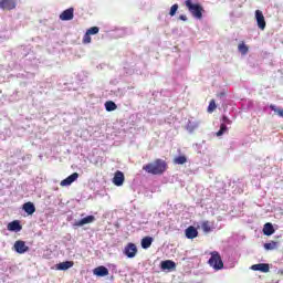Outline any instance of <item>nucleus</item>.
Instances as JSON below:
<instances>
[{"label":"nucleus","mask_w":283,"mask_h":283,"mask_svg":"<svg viewBox=\"0 0 283 283\" xmlns=\"http://www.w3.org/2000/svg\"><path fill=\"white\" fill-rule=\"evenodd\" d=\"M217 105H216V99H211L208 106V113L209 114H213V112H216L217 109Z\"/></svg>","instance_id":"25"},{"label":"nucleus","mask_w":283,"mask_h":283,"mask_svg":"<svg viewBox=\"0 0 283 283\" xmlns=\"http://www.w3.org/2000/svg\"><path fill=\"white\" fill-rule=\"evenodd\" d=\"M210 259L208 261V264L214 269V271H222L224 269V262H222V256L220 255V252L213 251L210 252Z\"/></svg>","instance_id":"3"},{"label":"nucleus","mask_w":283,"mask_h":283,"mask_svg":"<svg viewBox=\"0 0 283 283\" xmlns=\"http://www.w3.org/2000/svg\"><path fill=\"white\" fill-rule=\"evenodd\" d=\"M176 12H178V4H174L171 8H170V17H176Z\"/></svg>","instance_id":"30"},{"label":"nucleus","mask_w":283,"mask_h":283,"mask_svg":"<svg viewBox=\"0 0 283 283\" xmlns=\"http://www.w3.org/2000/svg\"><path fill=\"white\" fill-rule=\"evenodd\" d=\"M93 273L97 277H105V276L109 275V270H107V268L101 265V266L95 268L93 270Z\"/></svg>","instance_id":"15"},{"label":"nucleus","mask_w":283,"mask_h":283,"mask_svg":"<svg viewBox=\"0 0 283 283\" xmlns=\"http://www.w3.org/2000/svg\"><path fill=\"white\" fill-rule=\"evenodd\" d=\"M117 107L118 106L113 101H108L105 103L106 112H115V109H117Z\"/></svg>","instance_id":"24"},{"label":"nucleus","mask_w":283,"mask_h":283,"mask_svg":"<svg viewBox=\"0 0 283 283\" xmlns=\"http://www.w3.org/2000/svg\"><path fill=\"white\" fill-rule=\"evenodd\" d=\"M185 4L195 19H202V13L205 12V9L202 8V6H200V3H193L192 0H186Z\"/></svg>","instance_id":"2"},{"label":"nucleus","mask_w":283,"mask_h":283,"mask_svg":"<svg viewBox=\"0 0 283 283\" xmlns=\"http://www.w3.org/2000/svg\"><path fill=\"white\" fill-rule=\"evenodd\" d=\"M83 43L85 44L92 43V35H90L88 33H85L83 36Z\"/></svg>","instance_id":"31"},{"label":"nucleus","mask_w":283,"mask_h":283,"mask_svg":"<svg viewBox=\"0 0 283 283\" xmlns=\"http://www.w3.org/2000/svg\"><path fill=\"white\" fill-rule=\"evenodd\" d=\"M74 266V261H64L59 264H56L57 271H67V269H72Z\"/></svg>","instance_id":"19"},{"label":"nucleus","mask_w":283,"mask_h":283,"mask_svg":"<svg viewBox=\"0 0 283 283\" xmlns=\"http://www.w3.org/2000/svg\"><path fill=\"white\" fill-rule=\"evenodd\" d=\"M124 253L125 255H127V258H136V254L138 253V248H136V244L134 243H128L125 247Z\"/></svg>","instance_id":"6"},{"label":"nucleus","mask_w":283,"mask_h":283,"mask_svg":"<svg viewBox=\"0 0 283 283\" xmlns=\"http://www.w3.org/2000/svg\"><path fill=\"white\" fill-rule=\"evenodd\" d=\"M219 96H224V93H220Z\"/></svg>","instance_id":"33"},{"label":"nucleus","mask_w":283,"mask_h":283,"mask_svg":"<svg viewBox=\"0 0 283 283\" xmlns=\"http://www.w3.org/2000/svg\"><path fill=\"white\" fill-rule=\"evenodd\" d=\"M124 182H125V175L123 174V171L117 170L114 175L113 184L115 185V187H123Z\"/></svg>","instance_id":"8"},{"label":"nucleus","mask_w":283,"mask_h":283,"mask_svg":"<svg viewBox=\"0 0 283 283\" xmlns=\"http://www.w3.org/2000/svg\"><path fill=\"white\" fill-rule=\"evenodd\" d=\"M201 229L203 233H211V231H213V226L209 221H203L201 223Z\"/></svg>","instance_id":"21"},{"label":"nucleus","mask_w":283,"mask_h":283,"mask_svg":"<svg viewBox=\"0 0 283 283\" xmlns=\"http://www.w3.org/2000/svg\"><path fill=\"white\" fill-rule=\"evenodd\" d=\"M167 161L164 159H155L153 163L143 166V170L151 176H163L167 171Z\"/></svg>","instance_id":"1"},{"label":"nucleus","mask_w":283,"mask_h":283,"mask_svg":"<svg viewBox=\"0 0 283 283\" xmlns=\"http://www.w3.org/2000/svg\"><path fill=\"white\" fill-rule=\"evenodd\" d=\"M22 209L28 216H33L36 212V207L32 201L23 203Z\"/></svg>","instance_id":"14"},{"label":"nucleus","mask_w":283,"mask_h":283,"mask_svg":"<svg viewBox=\"0 0 283 283\" xmlns=\"http://www.w3.org/2000/svg\"><path fill=\"white\" fill-rule=\"evenodd\" d=\"M264 235H273L275 233V228H273V223L268 222L263 226Z\"/></svg>","instance_id":"20"},{"label":"nucleus","mask_w":283,"mask_h":283,"mask_svg":"<svg viewBox=\"0 0 283 283\" xmlns=\"http://www.w3.org/2000/svg\"><path fill=\"white\" fill-rule=\"evenodd\" d=\"M163 271H176V262L166 260L160 263Z\"/></svg>","instance_id":"17"},{"label":"nucleus","mask_w":283,"mask_h":283,"mask_svg":"<svg viewBox=\"0 0 283 283\" xmlns=\"http://www.w3.org/2000/svg\"><path fill=\"white\" fill-rule=\"evenodd\" d=\"M98 32H99L98 27H92V28H90V29L86 31V33H88L90 35H92V34H98Z\"/></svg>","instance_id":"29"},{"label":"nucleus","mask_w":283,"mask_h":283,"mask_svg":"<svg viewBox=\"0 0 283 283\" xmlns=\"http://www.w3.org/2000/svg\"><path fill=\"white\" fill-rule=\"evenodd\" d=\"M8 231H13L15 233H19L23 229V226H21V221L19 220H13L8 223L7 226Z\"/></svg>","instance_id":"10"},{"label":"nucleus","mask_w":283,"mask_h":283,"mask_svg":"<svg viewBox=\"0 0 283 283\" xmlns=\"http://www.w3.org/2000/svg\"><path fill=\"white\" fill-rule=\"evenodd\" d=\"M75 180H78V172H73L67 178L61 181V187H70L72 182H75Z\"/></svg>","instance_id":"12"},{"label":"nucleus","mask_w":283,"mask_h":283,"mask_svg":"<svg viewBox=\"0 0 283 283\" xmlns=\"http://www.w3.org/2000/svg\"><path fill=\"white\" fill-rule=\"evenodd\" d=\"M94 220H96V218L94 216H87V217L81 219L80 221H76L74 223V227H83L85 224H92V222H94Z\"/></svg>","instance_id":"18"},{"label":"nucleus","mask_w":283,"mask_h":283,"mask_svg":"<svg viewBox=\"0 0 283 283\" xmlns=\"http://www.w3.org/2000/svg\"><path fill=\"white\" fill-rule=\"evenodd\" d=\"M252 271H260L261 273H269L271 271V266L269 263H259V264H253L251 266Z\"/></svg>","instance_id":"13"},{"label":"nucleus","mask_w":283,"mask_h":283,"mask_svg":"<svg viewBox=\"0 0 283 283\" xmlns=\"http://www.w3.org/2000/svg\"><path fill=\"white\" fill-rule=\"evenodd\" d=\"M231 119L227 117V115L222 116V124L220 125V129L216 133V136H222L224 132H227V125H231Z\"/></svg>","instance_id":"9"},{"label":"nucleus","mask_w":283,"mask_h":283,"mask_svg":"<svg viewBox=\"0 0 283 283\" xmlns=\"http://www.w3.org/2000/svg\"><path fill=\"white\" fill-rule=\"evenodd\" d=\"M13 249L20 255H23V253H28V251H30V247L25 244V241L21 240L14 242Z\"/></svg>","instance_id":"4"},{"label":"nucleus","mask_w":283,"mask_h":283,"mask_svg":"<svg viewBox=\"0 0 283 283\" xmlns=\"http://www.w3.org/2000/svg\"><path fill=\"white\" fill-rule=\"evenodd\" d=\"M186 238H188V240H193L196 238H198V229H196V227L193 226H189L186 231Z\"/></svg>","instance_id":"16"},{"label":"nucleus","mask_w":283,"mask_h":283,"mask_svg":"<svg viewBox=\"0 0 283 283\" xmlns=\"http://www.w3.org/2000/svg\"><path fill=\"white\" fill-rule=\"evenodd\" d=\"M60 19H61V21H72V19H74V8L64 10L60 14Z\"/></svg>","instance_id":"11"},{"label":"nucleus","mask_w":283,"mask_h":283,"mask_svg":"<svg viewBox=\"0 0 283 283\" xmlns=\"http://www.w3.org/2000/svg\"><path fill=\"white\" fill-rule=\"evenodd\" d=\"M180 21H187V15H179Z\"/></svg>","instance_id":"32"},{"label":"nucleus","mask_w":283,"mask_h":283,"mask_svg":"<svg viewBox=\"0 0 283 283\" xmlns=\"http://www.w3.org/2000/svg\"><path fill=\"white\" fill-rule=\"evenodd\" d=\"M175 165H185L187 163V157L178 156L174 159Z\"/></svg>","instance_id":"26"},{"label":"nucleus","mask_w":283,"mask_h":283,"mask_svg":"<svg viewBox=\"0 0 283 283\" xmlns=\"http://www.w3.org/2000/svg\"><path fill=\"white\" fill-rule=\"evenodd\" d=\"M238 49L241 54H247L249 52V46L245 45L244 42L240 43Z\"/></svg>","instance_id":"28"},{"label":"nucleus","mask_w":283,"mask_h":283,"mask_svg":"<svg viewBox=\"0 0 283 283\" xmlns=\"http://www.w3.org/2000/svg\"><path fill=\"white\" fill-rule=\"evenodd\" d=\"M270 109H272V112H275V114H277V116L283 118V108H277V107H275V105L271 104Z\"/></svg>","instance_id":"27"},{"label":"nucleus","mask_w":283,"mask_h":283,"mask_svg":"<svg viewBox=\"0 0 283 283\" xmlns=\"http://www.w3.org/2000/svg\"><path fill=\"white\" fill-rule=\"evenodd\" d=\"M153 242H154V238L145 237L144 239H142V248L149 249V247H151Z\"/></svg>","instance_id":"22"},{"label":"nucleus","mask_w":283,"mask_h":283,"mask_svg":"<svg viewBox=\"0 0 283 283\" xmlns=\"http://www.w3.org/2000/svg\"><path fill=\"white\" fill-rule=\"evenodd\" d=\"M17 0H0V10H14Z\"/></svg>","instance_id":"7"},{"label":"nucleus","mask_w":283,"mask_h":283,"mask_svg":"<svg viewBox=\"0 0 283 283\" xmlns=\"http://www.w3.org/2000/svg\"><path fill=\"white\" fill-rule=\"evenodd\" d=\"M255 19H256L258 28L260 30H265L266 20H264V13H262V11H260V10H256L255 11Z\"/></svg>","instance_id":"5"},{"label":"nucleus","mask_w":283,"mask_h":283,"mask_svg":"<svg viewBox=\"0 0 283 283\" xmlns=\"http://www.w3.org/2000/svg\"><path fill=\"white\" fill-rule=\"evenodd\" d=\"M277 241H271L269 243H264V250L265 251H274V249H277Z\"/></svg>","instance_id":"23"}]
</instances>
